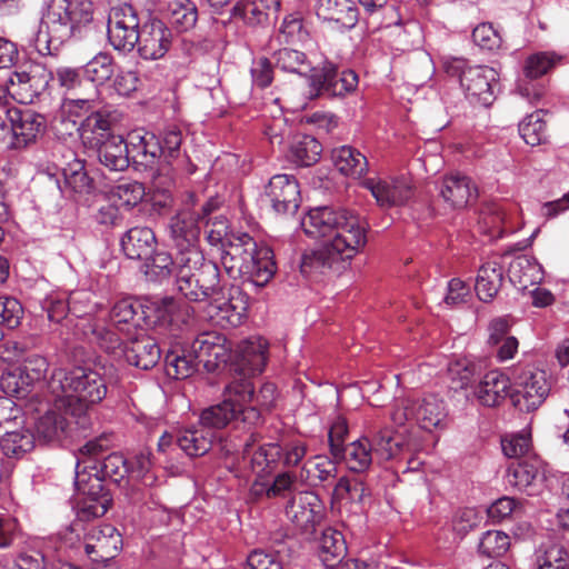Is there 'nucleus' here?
I'll return each instance as SVG.
<instances>
[{
    "instance_id": "obj_56",
    "label": "nucleus",
    "mask_w": 569,
    "mask_h": 569,
    "mask_svg": "<svg viewBox=\"0 0 569 569\" xmlns=\"http://www.w3.org/2000/svg\"><path fill=\"white\" fill-rule=\"evenodd\" d=\"M270 12L258 0H238L231 9V18L254 27L266 23Z\"/></svg>"
},
{
    "instance_id": "obj_13",
    "label": "nucleus",
    "mask_w": 569,
    "mask_h": 569,
    "mask_svg": "<svg viewBox=\"0 0 569 569\" xmlns=\"http://www.w3.org/2000/svg\"><path fill=\"white\" fill-rule=\"evenodd\" d=\"M446 417L443 400L435 395L420 399L398 400L391 411V419L396 425L402 426L409 420H415L421 429L427 431L442 427Z\"/></svg>"
},
{
    "instance_id": "obj_3",
    "label": "nucleus",
    "mask_w": 569,
    "mask_h": 569,
    "mask_svg": "<svg viewBox=\"0 0 569 569\" xmlns=\"http://www.w3.org/2000/svg\"><path fill=\"white\" fill-rule=\"evenodd\" d=\"M301 228L308 237L327 238L323 242L341 246L347 252L361 250L367 243V222L346 208H312L302 218Z\"/></svg>"
},
{
    "instance_id": "obj_20",
    "label": "nucleus",
    "mask_w": 569,
    "mask_h": 569,
    "mask_svg": "<svg viewBox=\"0 0 569 569\" xmlns=\"http://www.w3.org/2000/svg\"><path fill=\"white\" fill-rule=\"evenodd\" d=\"M9 123L8 139H10L9 147L12 149H22L34 143L44 133L47 127L42 114L31 109L16 107H12L9 112Z\"/></svg>"
},
{
    "instance_id": "obj_27",
    "label": "nucleus",
    "mask_w": 569,
    "mask_h": 569,
    "mask_svg": "<svg viewBox=\"0 0 569 569\" xmlns=\"http://www.w3.org/2000/svg\"><path fill=\"white\" fill-rule=\"evenodd\" d=\"M320 508L318 496L311 491H303L290 499L286 515L302 533H311L319 519Z\"/></svg>"
},
{
    "instance_id": "obj_58",
    "label": "nucleus",
    "mask_w": 569,
    "mask_h": 569,
    "mask_svg": "<svg viewBox=\"0 0 569 569\" xmlns=\"http://www.w3.org/2000/svg\"><path fill=\"white\" fill-rule=\"evenodd\" d=\"M542 116L543 111L537 110L527 116L519 123V133L521 138L531 147L545 143L547 140V124Z\"/></svg>"
},
{
    "instance_id": "obj_59",
    "label": "nucleus",
    "mask_w": 569,
    "mask_h": 569,
    "mask_svg": "<svg viewBox=\"0 0 569 569\" xmlns=\"http://www.w3.org/2000/svg\"><path fill=\"white\" fill-rule=\"evenodd\" d=\"M26 377L20 367L3 371L0 378V388L8 397L26 399L33 387V382Z\"/></svg>"
},
{
    "instance_id": "obj_17",
    "label": "nucleus",
    "mask_w": 569,
    "mask_h": 569,
    "mask_svg": "<svg viewBox=\"0 0 569 569\" xmlns=\"http://www.w3.org/2000/svg\"><path fill=\"white\" fill-rule=\"evenodd\" d=\"M133 7L123 4L112 8L108 18V39L118 51L130 52L138 47L141 29Z\"/></svg>"
},
{
    "instance_id": "obj_12",
    "label": "nucleus",
    "mask_w": 569,
    "mask_h": 569,
    "mask_svg": "<svg viewBox=\"0 0 569 569\" xmlns=\"http://www.w3.org/2000/svg\"><path fill=\"white\" fill-rule=\"evenodd\" d=\"M74 485L80 496L77 502V518L80 521H90L104 516L112 505V496L104 487V482L83 470L81 465H77Z\"/></svg>"
},
{
    "instance_id": "obj_21",
    "label": "nucleus",
    "mask_w": 569,
    "mask_h": 569,
    "mask_svg": "<svg viewBox=\"0 0 569 569\" xmlns=\"http://www.w3.org/2000/svg\"><path fill=\"white\" fill-rule=\"evenodd\" d=\"M198 362L207 372H217L232 357V343L221 333L203 332L191 345Z\"/></svg>"
},
{
    "instance_id": "obj_62",
    "label": "nucleus",
    "mask_w": 569,
    "mask_h": 569,
    "mask_svg": "<svg viewBox=\"0 0 569 569\" xmlns=\"http://www.w3.org/2000/svg\"><path fill=\"white\" fill-rule=\"evenodd\" d=\"M52 81H57L66 97H77L89 91L88 81L81 78L79 70L77 69L68 67L58 68L53 74Z\"/></svg>"
},
{
    "instance_id": "obj_6",
    "label": "nucleus",
    "mask_w": 569,
    "mask_h": 569,
    "mask_svg": "<svg viewBox=\"0 0 569 569\" xmlns=\"http://www.w3.org/2000/svg\"><path fill=\"white\" fill-rule=\"evenodd\" d=\"M450 78L459 81L467 99L472 103L489 107L496 100L498 73L488 66H470L467 60L453 58L443 64Z\"/></svg>"
},
{
    "instance_id": "obj_22",
    "label": "nucleus",
    "mask_w": 569,
    "mask_h": 569,
    "mask_svg": "<svg viewBox=\"0 0 569 569\" xmlns=\"http://www.w3.org/2000/svg\"><path fill=\"white\" fill-rule=\"evenodd\" d=\"M189 301H217L223 297V286L220 282V271L216 262L207 260L191 277L188 289L178 290Z\"/></svg>"
},
{
    "instance_id": "obj_50",
    "label": "nucleus",
    "mask_w": 569,
    "mask_h": 569,
    "mask_svg": "<svg viewBox=\"0 0 569 569\" xmlns=\"http://www.w3.org/2000/svg\"><path fill=\"white\" fill-rule=\"evenodd\" d=\"M36 436L27 428L6 430L0 439V447L8 458H21L34 448Z\"/></svg>"
},
{
    "instance_id": "obj_36",
    "label": "nucleus",
    "mask_w": 569,
    "mask_h": 569,
    "mask_svg": "<svg viewBox=\"0 0 569 569\" xmlns=\"http://www.w3.org/2000/svg\"><path fill=\"white\" fill-rule=\"evenodd\" d=\"M510 380L498 370L487 372L475 390V396L485 407H497L510 397Z\"/></svg>"
},
{
    "instance_id": "obj_33",
    "label": "nucleus",
    "mask_w": 569,
    "mask_h": 569,
    "mask_svg": "<svg viewBox=\"0 0 569 569\" xmlns=\"http://www.w3.org/2000/svg\"><path fill=\"white\" fill-rule=\"evenodd\" d=\"M316 13L319 19L345 30H351L359 21V9L353 0H318Z\"/></svg>"
},
{
    "instance_id": "obj_5",
    "label": "nucleus",
    "mask_w": 569,
    "mask_h": 569,
    "mask_svg": "<svg viewBox=\"0 0 569 569\" xmlns=\"http://www.w3.org/2000/svg\"><path fill=\"white\" fill-rule=\"evenodd\" d=\"M223 395V401L201 412L200 425L206 429H221L231 421L237 426H258L262 422L259 409L253 406L247 407V403L253 400V383L250 380H233L226 387Z\"/></svg>"
},
{
    "instance_id": "obj_19",
    "label": "nucleus",
    "mask_w": 569,
    "mask_h": 569,
    "mask_svg": "<svg viewBox=\"0 0 569 569\" xmlns=\"http://www.w3.org/2000/svg\"><path fill=\"white\" fill-rule=\"evenodd\" d=\"M359 251V249H352L351 252H347L341 246L323 242L320 247L302 253L300 271L306 277L325 273L327 270L339 271Z\"/></svg>"
},
{
    "instance_id": "obj_60",
    "label": "nucleus",
    "mask_w": 569,
    "mask_h": 569,
    "mask_svg": "<svg viewBox=\"0 0 569 569\" xmlns=\"http://www.w3.org/2000/svg\"><path fill=\"white\" fill-rule=\"evenodd\" d=\"M159 147L161 148V159L167 163L178 159L181 156V144L183 141L182 130L176 126H167L157 134Z\"/></svg>"
},
{
    "instance_id": "obj_10",
    "label": "nucleus",
    "mask_w": 569,
    "mask_h": 569,
    "mask_svg": "<svg viewBox=\"0 0 569 569\" xmlns=\"http://www.w3.org/2000/svg\"><path fill=\"white\" fill-rule=\"evenodd\" d=\"M47 13L53 31L60 37L81 36L93 21L94 4L91 0H51Z\"/></svg>"
},
{
    "instance_id": "obj_52",
    "label": "nucleus",
    "mask_w": 569,
    "mask_h": 569,
    "mask_svg": "<svg viewBox=\"0 0 569 569\" xmlns=\"http://www.w3.org/2000/svg\"><path fill=\"white\" fill-rule=\"evenodd\" d=\"M168 18L178 32H186L198 21L197 6L191 0H173L168 6Z\"/></svg>"
},
{
    "instance_id": "obj_44",
    "label": "nucleus",
    "mask_w": 569,
    "mask_h": 569,
    "mask_svg": "<svg viewBox=\"0 0 569 569\" xmlns=\"http://www.w3.org/2000/svg\"><path fill=\"white\" fill-rule=\"evenodd\" d=\"M347 555V543L341 531L328 527L319 540V557L328 568L337 567Z\"/></svg>"
},
{
    "instance_id": "obj_4",
    "label": "nucleus",
    "mask_w": 569,
    "mask_h": 569,
    "mask_svg": "<svg viewBox=\"0 0 569 569\" xmlns=\"http://www.w3.org/2000/svg\"><path fill=\"white\" fill-rule=\"evenodd\" d=\"M220 260L230 278L242 279L257 287L266 286L277 269L273 251L267 246H258L247 232L231 234Z\"/></svg>"
},
{
    "instance_id": "obj_14",
    "label": "nucleus",
    "mask_w": 569,
    "mask_h": 569,
    "mask_svg": "<svg viewBox=\"0 0 569 569\" xmlns=\"http://www.w3.org/2000/svg\"><path fill=\"white\" fill-rule=\"evenodd\" d=\"M512 405L520 411L530 412L539 408L550 391L547 373L533 367H517L512 372Z\"/></svg>"
},
{
    "instance_id": "obj_42",
    "label": "nucleus",
    "mask_w": 569,
    "mask_h": 569,
    "mask_svg": "<svg viewBox=\"0 0 569 569\" xmlns=\"http://www.w3.org/2000/svg\"><path fill=\"white\" fill-rule=\"evenodd\" d=\"M503 282V267L498 260L482 263L476 279V292L483 302H490L498 295Z\"/></svg>"
},
{
    "instance_id": "obj_57",
    "label": "nucleus",
    "mask_w": 569,
    "mask_h": 569,
    "mask_svg": "<svg viewBox=\"0 0 569 569\" xmlns=\"http://www.w3.org/2000/svg\"><path fill=\"white\" fill-rule=\"evenodd\" d=\"M64 184L73 193L87 194L90 193L93 188V179L89 177L84 163L81 160L76 159L70 162L67 168L63 169Z\"/></svg>"
},
{
    "instance_id": "obj_41",
    "label": "nucleus",
    "mask_w": 569,
    "mask_h": 569,
    "mask_svg": "<svg viewBox=\"0 0 569 569\" xmlns=\"http://www.w3.org/2000/svg\"><path fill=\"white\" fill-rule=\"evenodd\" d=\"M174 271L177 289L190 286V279L207 262L199 246L188 248H176Z\"/></svg>"
},
{
    "instance_id": "obj_31",
    "label": "nucleus",
    "mask_w": 569,
    "mask_h": 569,
    "mask_svg": "<svg viewBox=\"0 0 569 569\" xmlns=\"http://www.w3.org/2000/svg\"><path fill=\"white\" fill-rule=\"evenodd\" d=\"M440 196L452 209H463L478 198V188L471 178L453 173L445 176L440 184Z\"/></svg>"
},
{
    "instance_id": "obj_30",
    "label": "nucleus",
    "mask_w": 569,
    "mask_h": 569,
    "mask_svg": "<svg viewBox=\"0 0 569 569\" xmlns=\"http://www.w3.org/2000/svg\"><path fill=\"white\" fill-rule=\"evenodd\" d=\"M70 418V412H67L66 408L57 407L56 397L52 408L40 416L34 423L36 440L43 443L60 442L67 436L71 423Z\"/></svg>"
},
{
    "instance_id": "obj_39",
    "label": "nucleus",
    "mask_w": 569,
    "mask_h": 569,
    "mask_svg": "<svg viewBox=\"0 0 569 569\" xmlns=\"http://www.w3.org/2000/svg\"><path fill=\"white\" fill-rule=\"evenodd\" d=\"M120 244L128 259L143 260L153 253L156 236L148 227H133L123 234Z\"/></svg>"
},
{
    "instance_id": "obj_54",
    "label": "nucleus",
    "mask_w": 569,
    "mask_h": 569,
    "mask_svg": "<svg viewBox=\"0 0 569 569\" xmlns=\"http://www.w3.org/2000/svg\"><path fill=\"white\" fill-rule=\"evenodd\" d=\"M537 569H569V551L560 543L541 545L536 552Z\"/></svg>"
},
{
    "instance_id": "obj_45",
    "label": "nucleus",
    "mask_w": 569,
    "mask_h": 569,
    "mask_svg": "<svg viewBox=\"0 0 569 569\" xmlns=\"http://www.w3.org/2000/svg\"><path fill=\"white\" fill-rule=\"evenodd\" d=\"M370 441L378 461L402 459V456L408 450V446L405 443L402 437L388 428L376 432Z\"/></svg>"
},
{
    "instance_id": "obj_32",
    "label": "nucleus",
    "mask_w": 569,
    "mask_h": 569,
    "mask_svg": "<svg viewBox=\"0 0 569 569\" xmlns=\"http://www.w3.org/2000/svg\"><path fill=\"white\" fill-rule=\"evenodd\" d=\"M545 480V470L541 461L537 459H520L511 462L506 472L508 485L535 495L536 487Z\"/></svg>"
},
{
    "instance_id": "obj_23",
    "label": "nucleus",
    "mask_w": 569,
    "mask_h": 569,
    "mask_svg": "<svg viewBox=\"0 0 569 569\" xmlns=\"http://www.w3.org/2000/svg\"><path fill=\"white\" fill-rule=\"evenodd\" d=\"M117 122L116 112L96 109L94 112H91L81 121L77 133L83 147L93 151L116 134Z\"/></svg>"
},
{
    "instance_id": "obj_24",
    "label": "nucleus",
    "mask_w": 569,
    "mask_h": 569,
    "mask_svg": "<svg viewBox=\"0 0 569 569\" xmlns=\"http://www.w3.org/2000/svg\"><path fill=\"white\" fill-rule=\"evenodd\" d=\"M172 41L171 29L162 20L151 19L141 27L137 50L144 60H159L170 50Z\"/></svg>"
},
{
    "instance_id": "obj_47",
    "label": "nucleus",
    "mask_w": 569,
    "mask_h": 569,
    "mask_svg": "<svg viewBox=\"0 0 569 569\" xmlns=\"http://www.w3.org/2000/svg\"><path fill=\"white\" fill-rule=\"evenodd\" d=\"M50 21L54 22L46 12L43 16L38 31L30 39V46L40 56H56L60 48L66 43L69 38L60 37L53 31Z\"/></svg>"
},
{
    "instance_id": "obj_15",
    "label": "nucleus",
    "mask_w": 569,
    "mask_h": 569,
    "mask_svg": "<svg viewBox=\"0 0 569 569\" xmlns=\"http://www.w3.org/2000/svg\"><path fill=\"white\" fill-rule=\"evenodd\" d=\"M99 102V90L89 84V91L77 97H64L52 120V128L59 138L71 137L81 121L94 112Z\"/></svg>"
},
{
    "instance_id": "obj_53",
    "label": "nucleus",
    "mask_w": 569,
    "mask_h": 569,
    "mask_svg": "<svg viewBox=\"0 0 569 569\" xmlns=\"http://www.w3.org/2000/svg\"><path fill=\"white\" fill-rule=\"evenodd\" d=\"M282 457V447L279 443H266L252 452L250 465L257 476L270 475Z\"/></svg>"
},
{
    "instance_id": "obj_63",
    "label": "nucleus",
    "mask_w": 569,
    "mask_h": 569,
    "mask_svg": "<svg viewBox=\"0 0 569 569\" xmlns=\"http://www.w3.org/2000/svg\"><path fill=\"white\" fill-rule=\"evenodd\" d=\"M561 58L555 52H537L530 54L523 62L522 76L537 80L547 74Z\"/></svg>"
},
{
    "instance_id": "obj_61",
    "label": "nucleus",
    "mask_w": 569,
    "mask_h": 569,
    "mask_svg": "<svg viewBox=\"0 0 569 569\" xmlns=\"http://www.w3.org/2000/svg\"><path fill=\"white\" fill-rule=\"evenodd\" d=\"M510 537L500 530H488L482 533L478 551L487 558L502 557L510 548Z\"/></svg>"
},
{
    "instance_id": "obj_28",
    "label": "nucleus",
    "mask_w": 569,
    "mask_h": 569,
    "mask_svg": "<svg viewBox=\"0 0 569 569\" xmlns=\"http://www.w3.org/2000/svg\"><path fill=\"white\" fill-rule=\"evenodd\" d=\"M122 353L130 366L141 370L152 369L161 357L157 341L143 332L128 337Z\"/></svg>"
},
{
    "instance_id": "obj_9",
    "label": "nucleus",
    "mask_w": 569,
    "mask_h": 569,
    "mask_svg": "<svg viewBox=\"0 0 569 569\" xmlns=\"http://www.w3.org/2000/svg\"><path fill=\"white\" fill-rule=\"evenodd\" d=\"M109 448V439L107 437H99L86 442L80 449L77 465H81L83 470H87L94 477H99L103 482L106 479L119 483L127 475H129V461L123 455L113 452L99 460Z\"/></svg>"
},
{
    "instance_id": "obj_2",
    "label": "nucleus",
    "mask_w": 569,
    "mask_h": 569,
    "mask_svg": "<svg viewBox=\"0 0 569 569\" xmlns=\"http://www.w3.org/2000/svg\"><path fill=\"white\" fill-rule=\"evenodd\" d=\"M48 388L57 397V407L66 408L74 419L82 418L92 406L101 402L108 390L106 379L88 367L54 369Z\"/></svg>"
},
{
    "instance_id": "obj_1",
    "label": "nucleus",
    "mask_w": 569,
    "mask_h": 569,
    "mask_svg": "<svg viewBox=\"0 0 569 569\" xmlns=\"http://www.w3.org/2000/svg\"><path fill=\"white\" fill-rule=\"evenodd\" d=\"M274 66L283 72L308 76L309 98L343 97L358 86V74L351 69L339 71L338 64L325 59L321 64L312 67L302 51L281 48L273 53Z\"/></svg>"
},
{
    "instance_id": "obj_43",
    "label": "nucleus",
    "mask_w": 569,
    "mask_h": 569,
    "mask_svg": "<svg viewBox=\"0 0 569 569\" xmlns=\"http://www.w3.org/2000/svg\"><path fill=\"white\" fill-rule=\"evenodd\" d=\"M213 437L211 430L200 425L179 430L176 433V442L189 457H200L210 450Z\"/></svg>"
},
{
    "instance_id": "obj_40",
    "label": "nucleus",
    "mask_w": 569,
    "mask_h": 569,
    "mask_svg": "<svg viewBox=\"0 0 569 569\" xmlns=\"http://www.w3.org/2000/svg\"><path fill=\"white\" fill-rule=\"evenodd\" d=\"M375 457L370 438L361 437L348 443L335 459L343 461L350 471L363 473L369 470Z\"/></svg>"
},
{
    "instance_id": "obj_25",
    "label": "nucleus",
    "mask_w": 569,
    "mask_h": 569,
    "mask_svg": "<svg viewBox=\"0 0 569 569\" xmlns=\"http://www.w3.org/2000/svg\"><path fill=\"white\" fill-rule=\"evenodd\" d=\"M362 186L381 208L403 206L412 197L411 186L402 178H367Z\"/></svg>"
},
{
    "instance_id": "obj_35",
    "label": "nucleus",
    "mask_w": 569,
    "mask_h": 569,
    "mask_svg": "<svg viewBox=\"0 0 569 569\" xmlns=\"http://www.w3.org/2000/svg\"><path fill=\"white\" fill-rule=\"evenodd\" d=\"M221 297H217V301H211V307L216 310L211 317L218 322H226L233 328L239 327L247 318L249 308V297L240 290V288L231 289L228 300L220 301Z\"/></svg>"
},
{
    "instance_id": "obj_18",
    "label": "nucleus",
    "mask_w": 569,
    "mask_h": 569,
    "mask_svg": "<svg viewBox=\"0 0 569 569\" xmlns=\"http://www.w3.org/2000/svg\"><path fill=\"white\" fill-rule=\"evenodd\" d=\"M121 545V535L111 525L89 529L83 540L87 557L98 563L93 569H101L103 566H111L116 569L112 560L118 555Z\"/></svg>"
},
{
    "instance_id": "obj_34",
    "label": "nucleus",
    "mask_w": 569,
    "mask_h": 569,
    "mask_svg": "<svg viewBox=\"0 0 569 569\" xmlns=\"http://www.w3.org/2000/svg\"><path fill=\"white\" fill-rule=\"evenodd\" d=\"M131 163L143 168H152L161 159V148L157 134L149 131L134 130L129 133Z\"/></svg>"
},
{
    "instance_id": "obj_11",
    "label": "nucleus",
    "mask_w": 569,
    "mask_h": 569,
    "mask_svg": "<svg viewBox=\"0 0 569 569\" xmlns=\"http://www.w3.org/2000/svg\"><path fill=\"white\" fill-rule=\"evenodd\" d=\"M74 485L80 496L77 502V518L80 521H90L104 516L112 505V496L104 487V482L83 470L81 465H77Z\"/></svg>"
},
{
    "instance_id": "obj_46",
    "label": "nucleus",
    "mask_w": 569,
    "mask_h": 569,
    "mask_svg": "<svg viewBox=\"0 0 569 569\" xmlns=\"http://www.w3.org/2000/svg\"><path fill=\"white\" fill-rule=\"evenodd\" d=\"M332 160L339 172L352 178H361L368 171V160L358 149L341 146L332 150Z\"/></svg>"
},
{
    "instance_id": "obj_29",
    "label": "nucleus",
    "mask_w": 569,
    "mask_h": 569,
    "mask_svg": "<svg viewBox=\"0 0 569 569\" xmlns=\"http://www.w3.org/2000/svg\"><path fill=\"white\" fill-rule=\"evenodd\" d=\"M76 335H81L89 342L98 345L108 353L116 355L122 352L126 342L114 327L107 326L103 321L97 319H86L76 325Z\"/></svg>"
},
{
    "instance_id": "obj_64",
    "label": "nucleus",
    "mask_w": 569,
    "mask_h": 569,
    "mask_svg": "<svg viewBox=\"0 0 569 569\" xmlns=\"http://www.w3.org/2000/svg\"><path fill=\"white\" fill-rule=\"evenodd\" d=\"M511 280L518 281L525 288L527 282L531 284L542 280L541 267L526 257L516 258L510 264Z\"/></svg>"
},
{
    "instance_id": "obj_26",
    "label": "nucleus",
    "mask_w": 569,
    "mask_h": 569,
    "mask_svg": "<svg viewBox=\"0 0 569 569\" xmlns=\"http://www.w3.org/2000/svg\"><path fill=\"white\" fill-rule=\"evenodd\" d=\"M266 197L277 213H295L301 200L299 183L293 176L276 174L269 180Z\"/></svg>"
},
{
    "instance_id": "obj_16",
    "label": "nucleus",
    "mask_w": 569,
    "mask_h": 569,
    "mask_svg": "<svg viewBox=\"0 0 569 569\" xmlns=\"http://www.w3.org/2000/svg\"><path fill=\"white\" fill-rule=\"evenodd\" d=\"M53 73L42 64H30L26 70L12 72L8 81L9 93L22 104L33 103L46 93Z\"/></svg>"
},
{
    "instance_id": "obj_55",
    "label": "nucleus",
    "mask_w": 569,
    "mask_h": 569,
    "mask_svg": "<svg viewBox=\"0 0 569 569\" xmlns=\"http://www.w3.org/2000/svg\"><path fill=\"white\" fill-rule=\"evenodd\" d=\"M141 270L147 279L161 282L169 279L174 270V258L166 251H158L144 258Z\"/></svg>"
},
{
    "instance_id": "obj_38",
    "label": "nucleus",
    "mask_w": 569,
    "mask_h": 569,
    "mask_svg": "<svg viewBox=\"0 0 569 569\" xmlns=\"http://www.w3.org/2000/svg\"><path fill=\"white\" fill-rule=\"evenodd\" d=\"M93 151L97 152L99 162L110 171H123L131 163L129 141H124L117 133Z\"/></svg>"
},
{
    "instance_id": "obj_8",
    "label": "nucleus",
    "mask_w": 569,
    "mask_h": 569,
    "mask_svg": "<svg viewBox=\"0 0 569 569\" xmlns=\"http://www.w3.org/2000/svg\"><path fill=\"white\" fill-rule=\"evenodd\" d=\"M174 308V300L170 297L153 301L149 306L140 300L126 298L114 303L110 311V319L114 329L128 338L139 333L138 330H142L153 322L150 315L151 310L156 312L157 320H162Z\"/></svg>"
},
{
    "instance_id": "obj_51",
    "label": "nucleus",
    "mask_w": 569,
    "mask_h": 569,
    "mask_svg": "<svg viewBox=\"0 0 569 569\" xmlns=\"http://www.w3.org/2000/svg\"><path fill=\"white\" fill-rule=\"evenodd\" d=\"M82 70L88 84H93L98 89L99 84H103L113 77L116 63L111 54L99 52L82 67Z\"/></svg>"
},
{
    "instance_id": "obj_7",
    "label": "nucleus",
    "mask_w": 569,
    "mask_h": 569,
    "mask_svg": "<svg viewBox=\"0 0 569 569\" xmlns=\"http://www.w3.org/2000/svg\"><path fill=\"white\" fill-rule=\"evenodd\" d=\"M220 201L217 197H210L200 203L193 192L187 194L184 208L170 218L168 229L169 237L174 248H188L198 246L201 231V222L217 211Z\"/></svg>"
},
{
    "instance_id": "obj_48",
    "label": "nucleus",
    "mask_w": 569,
    "mask_h": 569,
    "mask_svg": "<svg viewBox=\"0 0 569 569\" xmlns=\"http://www.w3.org/2000/svg\"><path fill=\"white\" fill-rule=\"evenodd\" d=\"M322 152L321 143L312 136L302 134L293 138L288 158L300 167H310L319 161Z\"/></svg>"
},
{
    "instance_id": "obj_37",
    "label": "nucleus",
    "mask_w": 569,
    "mask_h": 569,
    "mask_svg": "<svg viewBox=\"0 0 569 569\" xmlns=\"http://www.w3.org/2000/svg\"><path fill=\"white\" fill-rule=\"evenodd\" d=\"M268 348V341L260 336L241 341L237 349L239 365L248 373H261L267 365Z\"/></svg>"
},
{
    "instance_id": "obj_49",
    "label": "nucleus",
    "mask_w": 569,
    "mask_h": 569,
    "mask_svg": "<svg viewBox=\"0 0 569 569\" xmlns=\"http://www.w3.org/2000/svg\"><path fill=\"white\" fill-rule=\"evenodd\" d=\"M199 365L192 349L190 352L172 349L164 356L166 372L170 378L187 379L198 370Z\"/></svg>"
}]
</instances>
